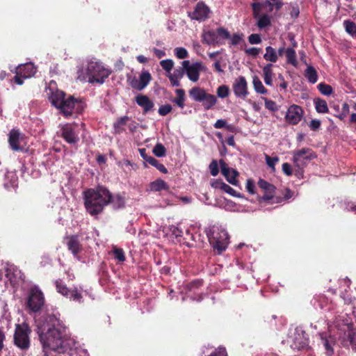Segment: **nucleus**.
Instances as JSON below:
<instances>
[{
    "mask_svg": "<svg viewBox=\"0 0 356 356\" xmlns=\"http://www.w3.org/2000/svg\"><path fill=\"white\" fill-rule=\"evenodd\" d=\"M54 314H48L38 323V333L45 354L47 349L58 350L63 347L65 327Z\"/></svg>",
    "mask_w": 356,
    "mask_h": 356,
    "instance_id": "obj_1",
    "label": "nucleus"
},
{
    "mask_svg": "<svg viewBox=\"0 0 356 356\" xmlns=\"http://www.w3.org/2000/svg\"><path fill=\"white\" fill-rule=\"evenodd\" d=\"M111 191L103 186L95 188H88L83 193V199L86 211L92 216L103 213L109 204Z\"/></svg>",
    "mask_w": 356,
    "mask_h": 356,
    "instance_id": "obj_2",
    "label": "nucleus"
},
{
    "mask_svg": "<svg viewBox=\"0 0 356 356\" xmlns=\"http://www.w3.org/2000/svg\"><path fill=\"white\" fill-rule=\"evenodd\" d=\"M111 73V70L106 68L99 62L90 61L88 63L86 74L88 77V81L91 83L102 84Z\"/></svg>",
    "mask_w": 356,
    "mask_h": 356,
    "instance_id": "obj_3",
    "label": "nucleus"
},
{
    "mask_svg": "<svg viewBox=\"0 0 356 356\" xmlns=\"http://www.w3.org/2000/svg\"><path fill=\"white\" fill-rule=\"evenodd\" d=\"M208 237L210 244L218 254H221L226 250L229 243V235L226 230L218 227L213 228Z\"/></svg>",
    "mask_w": 356,
    "mask_h": 356,
    "instance_id": "obj_4",
    "label": "nucleus"
},
{
    "mask_svg": "<svg viewBox=\"0 0 356 356\" xmlns=\"http://www.w3.org/2000/svg\"><path fill=\"white\" fill-rule=\"evenodd\" d=\"M31 332V330L27 323L17 324L14 334L15 345L21 350H28L30 347Z\"/></svg>",
    "mask_w": 356,
    "mask_h": 356,
    "instance_id": "obj_5",
    "label": "nucleus"
},
{
    "mask_svg": "<svg viewBox=\"0 0 356 356\" xmlns=\"http://www.w3.org/2000/svg\"><path fill=\"white\" fill-rule=\"evenodd\" d=\"M230 38L229 32L223 27L218 28L216 31L209 30L202 34V42L209 45H219L224 44V40Z\"/></svg>",
    "mask_w": 356,
    "mask_h": 356,
    "instance_id": "obj_6",
    "label": "nucleus"
},
{
    "mask_svg": "<svg viewBox=\"0 0 356 356\" xmlns=\"http://www.w3.org/2000/svg\"><path fill=\"white\" fill-rule=\"evenodd\" d=\"M44 304V296L38 286H34L29 289L26 300V307L33 312H40Z\"/></svg>",
    "mask_w": 356,
    "mask_h": 356,
    "instance_id": "obj_7",
    "label": "nucleus"
},
{
    "mask_svg": "<svg viewBox=\"0 0 356 356\" xmlns=\"http://www.w3.org/2000/svg\"><path fill=\"white\" fill-rule=\"evenodd\" d=\"M26 137L18 129H13L8 134V143L12 150L24 152L26 146Z\"/></svg>",
    "mask_w": 356,
    "mask_h": 356,
    "instance_id": "obj_8",
    "label": "nucleus"
},
{
    "mask_svg": "<svg viewBox=\"0 0 356 356\" xmlns=\"http://www.w3.org/2000/svg\"><path fill=\"white\" fill-rule=\"evenodd\" d=\"M291 338V347L294 350H303L309 346L307 333L301 329L296 328Z\"/></svg>",
    "mask_w": 356,
    "mask_h": 356,
    "instance_id": "obj_9",
    "label": "nucleus"
},
{
    "mask_svg": "<svg viewBox=\"0 0 356 356\" xmlns=\"http://www.w3.org/2000/svg\"><path fill=\"white\" fill-rule=\"evenodd\" d=\"M76 125L67 123L60 127V136L70 145H76L79 141V134L76 130Z\"/></svg>",
    "mask_w": 356,
    "mask_h": 356,
    "instance_id": "obj_10",
    "label": "nucleus"
},
{
    "mask_svg": "<svg viewBox=\"0 0 356 356\" xmlns=\"http://www.w3.org/2000/svg\"><path fill=\"white\" fill-rule=\"evenodd\" d=\"M181 65L184 67L188 78L193 82L199 80L200 72L204 70V67L200 62H196L191 65L190 61L187 60L182 61Z\"/></svg>",
    "mask_w": 356,
    "mask_h": 356,
    "instance_id": "obj_11",
    "label": "nucleus"
},
{
    "mask_svg": "<svg viewBox=\"0 0 356 356\" xmlns=\"http://www.w3.org/2000/svg\"><path fill=\"white\" fill-rule=\"evenodd\" d=\"M209 8L203 1H199L193 12L188 13V16L193 20L205 21L209 18Z\"/></svg>",
    "mask_w": 356,
    "mask_h": 356,
    "instance_id": "obj_12",
    "label": "nucleus"
},
{
    "mask_svg": "<svg viewBox=\"0 0 356 356\" xmlns=\"http://www.w3.org/2000/svg\"><path fill=\"white\" fill-rule=\"evenodd\" d=\"M303 113L302 107L293 104L288 108L285 120L289 124L296 125L301 120Z\"/></svg>",
    "mask_w": 356,
    "mask_h": 356,
    "instance_id": "obj_13",
    "label": "nucleus"
},
{
    "mask_svg": "<svg viewBox=\"0 0 356 356\" xmlns=\"http://www.w3.org/2000/svg\"><path fill=\"white\" fill-rule=\"evenodd\" d=\"M222 175L225 177L226 180L231 184L236 186L238 183L236 177L238 176V172L231 168L225 163L223 159L219 161Z\"/></svg>",
    "mask_w": 356,
    "mask_h": 356,
    "instance_id": "obj_14",
    "label": "nucleus"
},
{
    "mask_svg": "<svg viewBox=\"0 0 356 356\" xmlns=\"http://www.w3.org/2000/svg\"><path fill=\"white\" fill-rule=\"evenodd\" d=\"M257 184L259 187L263 189L265 192L264 195L259 198V202L260 204L263 202H268L270 200H274V194L275 193L276 187L273 184H270L262 179H260Z\"/></svg>",
    "mask_w": 356,
    "mask_h": 356,
    "instance_id": "obj_15",
    "label": "nucleus"
},
{
    "mask_svg": "<svg viewBox=\"0 0 356 356\" xmlns=\"http://www.w3.org/2000/svg\"><path fill=\"white\" fill-rule=\"evenodd\" d=\"M232 88L236 97L245 99L249 94L246 79L243 76H240L235 79Z\"/></svg>",
    "mask_w": 356,
    "mask_h": 356,
    "instance_id": "obj_16",
    "label": "nucleus"
},
{
    "mask_svg": "<svg viewBox=\"0 0 356 356\" xmlns=\"http://www.w3.org/2000/svg\"><path fill=\"white\" fill-rule=\"evenodd\" d=\"M151 79L150 73L148 71H143L140 73L139 79L136 76L133 77L130 80L129 84L132 88L140 91L149 84Z\"/></svg>",
    "mask_w": 356,
    "mask_h": 356,
    "instance_id": "obj_17",
    "label": "nucleus"
},
{
    "mask_svg": "<svg viewBox=\"0 0 356 356\" xmlns=\"http://www.w3.org/2000/svg\"><path fill=\"white\" fill-rule=\"evenodd\" d=\"M80 102L72 96H69L63 99L60 106L58 108L65 117H70L74 113L76 105L79 106Z\"/></svg>",
    "mask_w": 356,
    "mask_h": 356,
    "instance_id": "obj_18",
    "label": "nucleus"
},
{
    "mask_svg": "<svg viewBox=\"0 0 356 356\" xmlns=\"http://www.w3.org/2000/svg\"><path fill=\"white\" fill-rule=\"evenodd\" d=\"M317 157L316 154L310 148H302L293 152V159L294 163L298 162L301 159L311 161Z\"/></svg>",
    "mask_w": 356,
    "mask_h": 356,
    "instance_id": "obj_19",
    "label": "nucleus"
},
{
    "mask_svg": "<svg viewBox=\"0 0 356 356\" xmlns=\"http://www.w3.org/2000/svg\"><path fill=\"white\" fill-rule=\"evenodd\" d=\"M67 249L74 256L78 255L82 251V245L76 235L66 237Z\"/></svg>",
    "mask_w": 356,
    "mask_h": 356,
    "instance_id": "obj_20",
    "label": "nucleus"
},
{
    "mask_svg": "<svg viewBox=\"0 0 356 356\" xmlns=\"http://www.w3.org/2000/svg\"><path fill=\"white\" fill-rule=\"evenodd\" d=\"M135 100L136 104L143 108L144 113L153 110L154 104L147 95L139 94L136 97Z\"/></svg>",
    "mask_w": 356,
    "mask_h": 356,
    "instance_id": "obj_21",
    "label": "nucleus"
},
{
    "mask_svg": "<svg viewBox=\"0 0 356 356\" xmlns=\"http://www.w3.org/2000/svg\"><path fill=\"white\" fill-rule=\"evenodd\" d=\"M344 339H347L352 348L356 350V330L353 324L344 325Z\"/></svg>",
    "mask_w": 356,
    "mask_h": 356,
    "instance_id": "obj_22",
    "label": "nucleus"
},
{
    "mask_svg": "<svg viewBox=\"0 0 356 356\" xmlns=\"http://www.w3.org/2000/svg\"><path fill=\"white\" fill-rule=\"evenodd\" d=\"M16 70L19 72V74H22L24 78H30L35 75L37 69L32 63H27L24 65H19Z\"/></svg>",
    "mask_w": 356,
    "mask_h": 356,
    "instance_id": "obj_23",
    "label": "nucleus"
},
{
    "mask_svg": "<svg viewBox=\"0 0 356 356\" xmlns=\"http://www.w3.org/2000/svg\"><path fill=\"white\" fill-rule=\"evenodd\" d=\"M322 343L325 349V354L327 356H332L334 354L333 346L336 343L335 338L331 335L324 336L321 334Z\"/></svg>",
    "mask_w": 356,
    "mask_h": 356,
    "instance_id": "obj_24",
    "label": "nucleus"
},
{
    "mask_svg": "<svg viewBox=\"0 0 356 356\" xmlns=\"http://www.w3.org/2000/svg\"><path fill=\"white\" fill-rule=\"evenodd\" d=\"M268 6L269 11L273 10V3L270 1H266L264 2H254L252 3V8L253 11L254 18H257L258 15L264 7Z\"/></svg>",
    "mask_w": 356,
    "mask_h": 356,
    "instance_id": "obj_25",
    "label": "nucleus"
},
{
    "mask_svg": "<svg viewBox=\"0 0 356 356\" xmlns=\"http://www.w3.org/2000/svg\"><path fill=\"white\" fill-rule=\"evenodd\" d=\"M109 204H111L115 209H122L125 207V197L120 194L113 195L111 193Z\"/></svg>",
    "mask_w": 356,
    "mask_h": 356,
    "instance_id": "obj_26",
    "label": "nucleus"
},
{
    "mask_svg": "<svg viewBox=\"0 0 356 356\" xmlns=\"http://www.w3.org/2000/svg\"><path fill=\"white\" fill-rule=\"evenodd\" d=\"M206 94L204 89L197 86L193 87L189 90L191 97L195 102H201Z\"/></svg>",
    "mask_w": 356,
    "mask_h": 356,
    "instance_id": "obj_27",
    "label": "nucleus"
},
{
    "mask_svg": "<svg viewBox=\"0 0 356 356\" xmlns=\"http://www.w3.org/2000/svg\"><path fill=\"white\" fill-rule=\"evenodd\" d=\"M66 95L64 92L56 90L53 92L51 96L50 97V101L53 106L56 108H58L60 106L62 102H63V99L65 98Z\"/></svg>",
    "mask_w": 356,
    "mask_h": 356,
    "instance_id": "obj_28",
    "label": "nucleus"
},
{
    "mask_svg": "<svg viewBox=\"0 0 356 356\" xmlns=\"http://www.w3.org/2000/svg\"><path fill=\"white\" fill-rule=\"evenodd\" d=\"M273 65L272 63H268L263 67L264 79L267 86L273 85Z\"/></svg>",
    "mask_w": 356,
    "mask_h": 356,
    "instance_id": "obj_29",
    "label": "nucleus"
},
{
    "mask_svg": "<svg viewBox=\"0 0 356 356\" xmlns=\"http://www.w3.org/2000/svg\"><path fill=\"white\" fill-rule=\"evenodd\" d=\"M149 188L152 191L159 192L162 190L168 191L169 186L165 181L161 179H157L149 184Z\"/></svg>",
    "mask_w": 356,
    "mask_h": 356,
    "instance_id": "obj_30",
    "label": "nucleus"
},
{
    "mask_svg": "<svg viewBox=\"0 0 356 356\" xmlns=\"http://www.w3.org/2000/svg\"><path fill=\"white\" fill-rule=\"evenodd\" d=\"M314 104L317 113H327L329 112L327 104L325 100L319 97L315 98L314 99Z\"/></svg>",
    "mask_w": 356,
    "mask_h": 356,
    "instance_id": "obj_31",
    "label": "nucleus"
},
{
    "mask_svg": "<svg viewBox=\"0 0 356 356\" xmlns=\"http://www.w3.org/2000/svg\"><path fill=\"white\" fill-rule=\"evenodd\" d=\"M176 97L172 99V102L177 104L180 108L185 107L186 94L184 89H177L175 90Z\"/></svg>",
    "mask_w": 356,
    "mask_h": 356,
    "instance_id": "obj_32",
    "label": "nucleus"
},
{
    "mask_svg": "<svg viewBox=\"0 0 356 356\" xmlns=\"http://www.w3.org/2000/svg\"><path fill=\"white\" fill-rule=\"evenodd\" d=\"M204 280L202 279H196L187 283L185 286V289L188 292H193L196 293L200 287L202 286Z\"/></svg>",
    "mask_w": 356,
    "mask_h": 356,
    "instance_id": "obj_33",
    "label": "nucleus"
},
{
    "mask_svg": "<svg viewBox=\"0 0 356 356\" xmlns=\"http://www.w3.org/2000/svg\"><path fill=\"white\" fill-rule=\"evenodd\" d=\"M264 58L266 61L271 63H276L278 60V55L277 51L271 46L266 47V53L264 55Z\"/></svg>",
    "mask_w": 356,
    "mask_h": 356,
    "instance_id": "obj_34",
    "label": "nucleus"
},
{
    "mask_svg": "<svg viewBox=\"0 0 356 356\" xmlns=\"http://www.w3.org/2000/svg\"><path fill=\"white\" fill-rule=\"evenodd\" d=\"M201 102L205 110H209L216 104L217 99L215 95L207 93Z\"/></svg>",
    "mask_w": 356,
    "mask_h": 356,
    "instance_id": "obj_35",
    "label": "nucleus"
},
{
    "mask_svg": "<svg viewBox=\"0 0 356 356\" xmlns=\"http://www.w3.org/2000/svg\"><path fill=\"white\" fill-rule=\"evenodd\" d=\"M129 120V118L127 115L118 119L113 124V128L115 134H120L125 131L123 127L127 122Z\"/></svg>",
    "mask_w": 356,
    "mask_h": 356,
    "instance_id": "obj_36",
    "label": "nucleus"
},
{
    "mask_svg": "<svg viewBox=\"0 0 356 356\" xmlns=\"http://www.w3.org/2000/svg\"><path fill=\"white\" fill-rule=\"evenodd\" d=\"M305 76L307 78L308 81L311 83H315L318 80V74L316 69L309 65L307 67L305 71Z\"/></svg>",
    "mask_w": 356,
    "mask_h": 356,
    "instance_id": "obj_37",
    "label": "nucleus"
},
{
    "mask_svg": "<svg viewBox=\"0 0 356 356\" xmlns=\"http://www.w3.org/2000/svg\"><path fill=\"white\" fill-rule=\"evenodd\" d=\"M285 56L286 58L287 63L291 64L295 67L297 66L298 61L296 59V51L294 50V49H293V48L286 49Z\"/></svg>",
    "mask_w": 356,
    "mask_h": 356,
    "instance_id": "obj_38",
    "label": "nucleus"
},
{
    "mask_svg": "<svg viewBox=\"0 0 356 356\" xmlns=\"http://www.w3.org/2000/svg\"><path fill=\"white\" fill-rule=\"evenodd\" d=\"M252 83L254 88L257 93L262 95L267 93V89L264 86L262 82L257 76H254L253 77Z\"/></svg>",
    "mask_w": 356,
    "mask_h": 356,
    "instance_id": "obj_39",
    "label": "nucleus"
},
{
    "mask_svg": "<svg viewBox=\"0 0 356 356\" xmlns=\"http://www.w3.org/2000/svg\"><path fill=\"white\" fill-rule=\"evenodd\" d=\"M257 25L259 29H264L270 25V18L267 14L258 15Z\"/></svg>",
    "mask_w": 356,
    "mask_h": 356,
    "instance_id": "obj_40",
    "label": "nucleus"
},
{
    "mask_svg": "<svg viewBox=\"0 0 356 356\" xmlns=\"http://www.w3.org/2000/svg\"><path fill=\"white\" fill-rule=\"evenodd\" d=\"M314 305H316L320 307L321 309H327V306L328 305V299L324 295H319L316 298H314Z\"/></svg>",
    "mask_w": 356,
    "mask_h": 356,
    "instance_id": "obj_41",
    "label": "nucleus"
},
{
    "mask_svg": "<svg viewBox=\"0 0 356 356\" xmlns=\"http://www.w3.org/2000/svg\"><path fill=\"white\" fill-rule=\"evenodd\" d=\"M147 163L152 166L155 167L161 172L167 174L168 172L167 168L162 163H159L155 158H148Z\"/></svg>",
    "mask_w": 356,
    "mask_h": 356,
    "instance_id": "obj_42",
    "label": "nucleus"
},
{
    "mask_svg": "<svg viewBox=\"0 0 356 356\" xmlns=\"http://www.w3.org/2000/svg\"><path fill=\"white\" fill-rule=\"evenodd\" d=\"M56 287L58 293H61L64 296L68 297L71 290H70L66 285L63 284L62 280H59L56 281Z\"/></svg>",
    "mask_w": 356,
    "mask_h": 356,
    "instance_id": "obj_43",
    "label": "nucleus"
},
{
    "mask_svg": "<svg viewBox=\"0 0 356 356\" xmlns=\"http://www.w3.org/2000/svg\"><path fill=\"white\" fill-rule=\"evenodd\" d=\"M346 31L352 36H356V24L350 20H346L343 22Z\"/></svg>",
    "mask_w": 356,
    "mask_h": 356,
    "instance_id": "obj_44",
    "label": "nucleus"
},
{
    "mask_svg": "<svg viewBox=\"0 0 356 356\" xmlns=\"http://www.w3.org/2000/svg\"><path fill=\"white\" fill-rule=\"evenodd\" d=\"M213 126L216 129H221V128L225 127L226 129H227L228 131H232V132H234L235 130V127L233 125H231V124L227 125V121L225 120H222V119L218 120L215 122Z\"/></svg>",
    "mask_w": 356,
    "mask_h": 356,
    "instance_id": "obj_45",
    "label": "nucleus"
},
{
    "mask_svg": "<svg viewBox=\"0 0 356 356\" xmlns=\"http://www.w3.org/2000/svg\"><path fill=\"white\" fill-rule=\"evenodd\" d=\"M153 154L157 157H163L166 154V149L161 143H157L153 148Z\"/></svg>",
    "mask_w": 356,
    "mask_h": 356,
    "instance_id": "obj_46",
    "label": "nucleus"
},
{
    "mask_svg": "<svg viewBox=\"0 0 356 356\" xmlns=\"http://www.w3.org/2000/svg\"><path fill=\"white\" fill-rule=\"evenodd\" d=\"M320 92L324 95H330L333 92V89L331 86L325 83H321L317 86Z\"/></svg>",
    "mask_w": 356,
    "mask_h": 356,
    "instance_id": "obj_47",
    "label": "nucleus"
},
{
    "mask_svg": "<svg viewBox=\"0 0 356 356\" xmlns=\"http://www.w3.org/2000/svg\"><path fill=\"white\" fill-rule=\"evenodd\" d=\"M114 257L120 262H123L126 259L124 252L122 248L114 247L113 250Z\"/></svg>",
    "mask_w": 356,
    "mask_h": 356,
    "instance_id": "obj_48",
    "label": "nucleus"
},
{
    "mask_svg": "<svg viewBox=\"0 0 356 356\" xmlns=\"http://www.w3.org/2000/svg\"><path fill=\"white\" fill-rule=\"evenodd\" d=\"M185 69L184 66L175 69L173 73H170L168 77H173L175 79H181L184 75Z\"/></svg>",
    "mask_w": 356,
    "mask_h": 356,
    "instance_id": "obj_49",
    "label": "nucleus"
},
{
    "mask_svg": "<svg viewBox=\"0 0 356 356\" xmlns=\"http://www.w3.org/2000/svg\"><path fill=\"white\" fill-rule=\"evenodd\" d=\"M229 95V88L226 85L220 86L217 88V95L220 98H225Z\"/></svg>",
    "mask_w": 356,
    "mask_h": 356,
    "instance_id": "obj_50",
    "label": "nucleus"
},
{
    "mask_svg": "<svg viewBox=\"0 0 356 356\" xmlns=\"http://www.w3.org/2000/svg\"><path fill=\"white\" fill-rule=\"evenodd\" d=\"M161 67L170 74L174 67V62L171 59L163 60L160 62Z\"/></svg>",
    "mask_w": 356,
    "mask_h": 356,
    "instance_id": "obj_51",
    "label": "nucleus"
},
{
    "mask_svg": "<svg viewBox=\"0 0 356 356\" xmlns=\"http://www.w3.org/2000/svg\"><path fill=\"white\" fill-rule=\"evenodd\" d=\"M175 54L179 59H184L188 56L187 50L184 47H177L175 49Z\"/></svg>",
    "mask_w": 356,
    "mask_h": 356,
    "instance_id": "obj_52",
    "label": "nucleus"
},
{
    "mask_svg": "<svg viewBox=\"0 0 356 356\" xmlns=\"http://www.w3.org/2000/svg\"><path fill=\"white\" fill-rule=\"evenodd\" d=\"M68 297L71 300H73L74 301H76L79 302H82V298H83L82 295L79 291H78V290L76 289H75L74 290H71Z\"/></svg>",
    "mask_w": 356,
    "mask_h": 356,
    "instance_id": "obj_53",
    "label": "nucleus"
},
{
    "mask_svg": "<svg viewBox=\"0 0 356 356\" xmlns=\"http://www.w3.org/2000/svg\"><path fill=\"white\" fill-rule=\"evenodd\" d=\"M209 170L211 175L216 177L219 173L218 164L216 160H213L209 164Z\"/></svg>",
    "mask_w": 356,
    "mask_h": 356,
    "instance_id": "obj_54",
    "label": "nucleus"
},
{
    "mask_svg": "<svg viewBox=\"0 0 356 356\" xmlns=\"http://www.w3.org/2000/svg\"><path fill=\"white\" fill-rule=\"evenodd\" d=\"M221 190L233 197H240L239 194L234 188L225 183L222 185Z\"/></svg>",
    "mask_w": 356,
    "mask_h": 356,
    "instance_id": "obj_55",
    "label": "nucleus"
},
{
    "mask_svg": "<svg viewBox=\"0 0 356 356\" xmlns=\"http://www.w3.org/2000/svg\"><path fill=\"white\" fill-rule=\"evenodd\" d=\"M264 99L265 101V107L267 109L271 111H277L278 110L277 104L274 101L267 98H264Z\"/></svg>",
    "mask_w": 356,
    "mask_h": 356,
    "instance_id": "obj_56",
    "label": "nucleus"
},
{
    "mask_svg": "<svg viewBox=\"0 0 356 356\" xmlns=\"http://www.w3.org/2000/svg\"><path fill=\"white\" fill-rule=\"evenodd\" d=\"M261 35L258 33H252L248 36V42L251 44H257L261 42Z\"/></svg>",
    "mask_w": 356,
    "mask_h": 356,
    "instance_id": "obj_57",
    "label": "nucleus"
},
{
    "mask_svg": "<svg viewBox=\"0 0 356 356\" xmlns=\"http://www.w3.org/2000/svg\"><path fill=\"white\" fill-rule=\"evenodd\" d=\"M172 108L170 104H165L162 105L159 107L158 113L161 116H165L168 115L171 111Z\"/></svg>",
    "mask_w": 356,
    "mask_h": 356,
    "instance_id": "obj_58",
    "label": "nucleus"
},
{
    "mask_svg": "<svg viewBox=\"0 0 356 356\" xmlns=\"http://www.w3.org/2000/svg\"><path fill=\"white\" fill-rule=\"evenodd\" d=\"M170 231L172 234L175 236L179 241H181V238L182 237L183 232L179 227L175 226H172L170 228Z\"/></svg>",
    "mask_w": 356,
    "mask_h": 356,
    "instance_id": "obj_59",
    "label": "nucleus"
},
{
    "mask_svg": "<svg viewBox=\"0 0 356 356\" xmlns=\"http://www.w3.org/2000/svg\"><path fill=\"white\" fill-rule=\"evenodd\" d=\"M261 51V49L257 47H250L245 50L247 55L252 56L253 57H257Z\"/></svg>",
    "mask_w": 356,
    "mask_h": 356,
    "instance_id": "obj_60",
    "label": "nucleus"
},
{
    "mask_svg": "<svg viewBox=\"0 0 356 356\" xmlns=\"http://www.w3.org/2000/svg\"><path fill=\"white\" fill-rule=\"evenodd\" d=\"M266 160L268 165L273 169H275V165L276 163L278 162L279 159L278 157H270V156L266 155Z\"/></svg>",
    "mask_w": 356,
    "mask_h": 356,
    "instance_id": "obj_61",
    "label": "nucleus"
},
{
    "mask_svg": "<svg viewBox=\"0 0 356 356\" xmlns=\"http://www.w3.org/2000/svg\"><path fill=\"white\" fill-rule=\"evenodd\" d=\"M321 122L319 120L314 119L312 120L309 123V127L313 131H317L321 127Z\"/></svg>",
    "mask_w": 356,
    "mask_h": 356,
    "instance_id": "obj_62",
    "label": "nucleus"
},
{
    "mask_svg": "<svg viewBox=\"0 0 356 356\" xmlns=\"http://www.w3.org/2000/svg\"><path fill=\"white\" fill-rule=\"evenodd\" d=\"M254 188L255 185L254 181L252 179H248L246 183V189L248 192L250 194H254Z\"/></svg>",
    "mask_w": 356,
    "mask_h": 356,
    "instance_id": "obj_63",
    "label": "nucleus"
},
{
    "mask_svg": "<svg viewBox=\"0 0 356 356\" xmlns=\"http://www.w3.org/2000/svg\"><path fill=\"white\" fill-rule=\"evenodd\" d=\"M209 356H227L226 349L225 348L219 347L215 352L211 353Z\"/></svg>",
    "mask_w": 356,
    "mask_h": 356,
    "instance_id": "obj_64",
    "label": "nucleus"
}]
</instances>
